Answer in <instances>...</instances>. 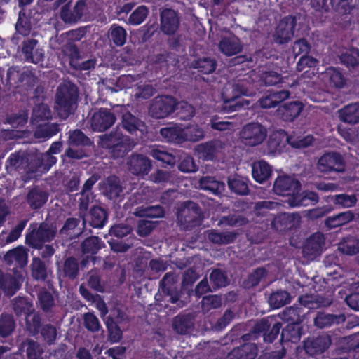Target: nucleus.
<instances>
[{
	"label": "nucleus",
	"instance_id": "obj_1",
	"mask_svg": "<svg viewBox=\"0 0 359 359\" xmlns=\"http://www.w3.org/2000/svg\"><path fill=\"white\" fill-rule=\"evenodd\" d=\"M55 226L46 222H32L29 224L25 233V243L30 248L43 251L55 238Z\"/></svg>",
	"mask_w": 359,
	"mask_h": 359
},
{
	"label": "nucleus",
	"instance_id": "obj_2",
	"mask_svg": "<svg viewBox=\"0 0 359 359\" xmlns=\"http://www.w3.org/2000/svg\"><path fill=\"white\" fill-rule=\"evenodd\" d=\"M250 83L246 80H238L233 84L229 83L224 86L222 92L223 100L222 110L225 113H231L243 108V104L240 99L242 96H248Z\"/></svg>",
	"mask_w": 359,
	"mask_h": 359
},
{
	"label": "nucleus",
	"instance_id": "obj_3",
	"mask_svg": "<svg viewBox=\"0 0 359 359\" xmlns=\"http://www.w3.org/2000/svg\"><path fill=\"white\" fill-rule=\"evenodd\" d=\"M55 252L53 245H48L41 251L40 256L33 257L29 265L31 278L37 283H45L50 281L52 276V257Z\"/></svg>",
	"mask_w": 359,
	"mask_h": 359
},
{
	"label": "nucleus",
	"instance_id": "obj_4",
	"mask_svg": "<svg viewBox=\"0 0 359 359\" xmlns=\"http://www.w3.org/2000/svg\"><path fill=\"white\" fill-rule=\"evenodd\" d=\"M55 108L59 116L67 118L76 107L79 97V90L73 83L60 85L55 96Z\"/></svg>",
	"mask_w": 359,
	"mask_h": 359
},
{
	"label": "nucleus",
	"instance_id": "obj_5",
	"mask_svg": "<svg viewBox=\"0 0 359 359\" xmlns=\"http://www.w3.org/2000/svg\"><path fill=\"white\" fill-rule=\"evenodd\" d=\"M282 329V323L273 316H269L256 321L252 327L255 337L262 336L265 343H272L277 339Z\"/></svg>",
	"mask_w": 359,
	"mask_h": 359
},
{
	"label": "nucleus",
	"instance_id": "obj_6",
	"mask_svg": "<svg viewBox=\"0 0 359 359\" xmlns=\"http://www.w3.org/2000/svg\"><path fill=\"white\" fill-rule=\"evenodd\" d=\"M100 146L109 150L114 159L123 158L131 150V146L123 136L111 133L100 137Z\"/></svg>",
	"mask_w": 359,
	"mask_h": 359
},
{
	"label": "nucleus",
	"instance_id": "obj_7",
	"mask_svg": "<svg viewBox=\"0 0 359 359\" xmlns=\"http://www.w3.org/2000/svg\"><path fill=\"white\" fill-rule=\"evenodd\" d=\"M241 142L249 147L261 144L267 137V130L261 123L251 122L244 126L240 133Z\"/></svg>",
	"mask_w": 359,
	"mask_h": 359
},
{
	"label": "nucleus",
	"instance_id": "obj_8",
	"mask_svg": "<svg viewBox=\"0 0 359 359\" xmlns=\"http://www.w3.org/2000/svg\"><path fill=\"white\" fill-rule=\"evenodd\" d=\"M187 206L177 214V222L185 230L201 225L202 212L199 205L192 201L187 202Z\"/></svg>",
	"mask_w": 359,
	"mask_h": 359
},
{
	"label": "nucleus",
	"instance_id": "obj_9",
	"mask_svg": "<svg viewBox=\"0 0 359 359\" xmlns=\"http://www.w3.org/2000/svg\"><path fill=\"white\" fill-rule=\"evenodd\" d=\"M176 99L170 95L156 97L149 107V114L154 118H164L175 112Z\"/></svg>",
	"mask_w": 359,
	"mask_h": 359
},
{
	"label": "nucleus",
	"instance_id": "obj_10",
	"mask_svg": "<svg viewBox=\"0 0 359 359\" xmlns=\"http://www.w3.org/2000/svg\"><path fill=\"white\" fill-rule=\"evenodd\" d=\"M305 352L316 357L324 353L332 344L331 337L325 332L313 335L305 339L303 341Z\"/></svg>",
	"mask_w": 359,
	"mask_h": 359
},
{
	"label": "nucleus",
	"instance_id": "obj_11",
	"mask_svg": "<svg viewBox=\"0 0 359 359\" xmlns=\"http://www.w3.org/2000/svg\"><path fill=\"white\" fill-rule=\"evenodd\" d=\"M297 18L294 15H287L278 22L273 35L274 41L278 44L287 43L294 36Z\"/></svg>",
	"mask_w": 359,
	"mask_h": 359
},
{
	"label": "nucleus",
	"instance_id": "obj_12",
	"mask_svg": "<svg viewBox=\"0 0 359 359\" xmlns=\"http://www.w3.org/2000/svg\"><path fill=\"white\" fill-rule=\"evenodd\" d=\"M302 188L300 182L289 175L278 176L273 184V190L279 196H293L297 192H299Z\"/></svg>",
	"mask_w": 359,
	"mask_h": 359
},
{
	"label": "nucleus",
	"instance_id": "obj_13",
	"mask_svg": "<svg viewBox=\"0 0 359 359\" xmlns=\"http://www.w3.org/2000/svg\"><path fill=\"white\" fill-rule=\"evenodd\" d=\"M318 168L323 172H341L345 170L343 156L338 152L323 154L318 160Z\"/></svg>",
	"mask_w": 359,
	"mask_h": 359
},
{
	"label": "nucleus",
	"instance_id": "obj_14",
	"mask_svg": "<svg viewBox=\"0 0 359 359\" xmlns=\"http://www.w3.org/2000/svg\"><path fill=\"white\" fill-rule=\"evenodd\" d=\"M116 120V116L109 109L102 107L94 112L90 124L93 130L103 132L111 128Z\"/></svg>",
	"mask_w": 359,
	"mask_h": 359
},
{
	"label": "nucleus",
	"instance_id": "obj_15",
	"mask_svg": "<svg viewBox=\"0 0 359 359\" xmlns=\"http://www.w3.org/2000/svg\"><path fill=\"white\" fill-rule=\"evenodd\" d=\"M109 212L107 210L100 205H93L89 211L86 212L85 217H80L83 224L88 223L93 228L102 229L108 222Z\"/></svg>",
	"mask_w": 359,
	"mask_h": 359
},
{
	"label": "nucleus",
	"instance_id": "obj_16",
	"mask_svg": "<svg viewBox=\"0 0 359 359\" xmlns=\"http://www.w3.org/2000/svg\"><path fill=\"white\" fill-rule=\"evenodd\" d=\"M251 338L250 334L242 336L245 342L243 345L234 348L229 352L226 359H255L257 355L258 348L255 343L246 342Z\"/></svg>",
	"mask_w": 359,
	"mask_h": 359
},
{
	"label": "nucleus",
	"instance_id": "obj_17",
	"mask_svg": "<svg viewBox=\"0 0 359 359\" xmlns=\"http://www.w3.org/2000/svg\"><path fill=\"white\" fill-rule=\"evenodd\" d=\"M161 30L168 36L174 35L180 27L177 13L172 8H165L160 14Z\"/></svg>",
	"mask_w": 359,
	"mask_h": 359
},
{
	"label": "nucleus",
	"instance_id": "obj_18",
	"mask_svg": "<svg viewBox=\"0 0 359 359\" xmlns=\"http://www.w3.org/2000/svg\"><path fill=\"white\" fill-rule=\"evenodd\" d=\"M128 170L135 175L144 176L148 175L151 169V162L142 154H133L128 161Z\"/></svg>",
	"mask_w": 359,
	"mask_h": 359
},
{
	"label": "nucleus",
	"instance_id": "obj_19",
	"mask_svg": "<svg viewBox=\"0 0 359 359\" xmlns=\"http://www.w3.org/2000/svg\"><path fill=\"white\" fill-rule=\"evenodd\" d=\"M325 245V236L321 232H316L311 235L303 247L302 252L309 257H316L320 255Z\"/></svg>",
	"mask_w": 359,
	"mask_h": 359
},
{
	"label": "nucleus",
	"instance_id": "obj_20",
	"mask_svg": "<svg viewBox=\"0 0 359 359\" xmlns=\"http://www.w3.org/2000/svg\"><path fill=\"white\" fill-rule=\"evenodd\" d=\"M22 52L28 62L38 64L44 59L43 50L39 48L36 39H28L23 42Z\"/></svg>",
	"mask_w": 359,
	"mask_h": 359
},
{
	"label": "nucleus",
	"instance_id": "obj_21",
	"mask_svg": "<svg viewBox=\"0 0 359 359\" xmlns=\"http://www.w3.org/2000/svg\"><path fill=\"white\" fill-rule=\"evenodd\" d=\"M333 299L328 294H305L299 297L301 305L309 309L327 307L332 303Z\"/></svg>",
	"mask_w": 359,
	"mask_h": 359
},
{
	"label": "nucleus",
	"instance_id": "obj_22",
	"mask_svg": "<svg viewBox=\"0 0 359 359\" xmlns=\"http://www.w3.org/2000/svg\"><path fill=\"white\" fill-rule=\"evenodd\" d=\"M304 109V104L299 101L284 103L278 109V116L284 121L292 122L297 118Z\"/></svg>",
	"mask_w": 359,
	"mask_h": 359
},
{
	"label": "nucleus",
	"instance_id": "obj_23",
	"mask_svg": "<svg viewBox=\"0 0 359 359\" xmlns=\"http://www.w3.org/2000/svg\"><path fill=\"white\" fill-rule=\"evenodd\" d=\"M319 201L318 194L312 191L305 190L302 193L297 192L293 196L288 198L287 203L290 207H300L315 205Z\"/></svg>",
	"mask_w": 359,
	"mask_h": 359
},
{
	"label": "nucleus",
	"instance_id": "obj_24",
	"mask_svg": "<svg viewBox=\"0 0 359 359\" xmlns=\"http://www.w3.org/2000/svg\"><path fill=\"white\" fill-rule=\"evenodd\" d=\"M160 134L168 142L179 144L187 140L185 129L178 124L161 128Z\"/></svg>",
	"mask_w": 359,
	"mask_h": 359
},
{
	"label": "nucleus",
	"instance_id": "obj_25",
	"mask_svg": "<svg viewBox=\"0 0 359 359\" xmlns=\"http://www.w3.org/2000/svg\"><path fill=\"white\" fill-rule=\"evenodd\" d=\"M302 334L303 329L301 323H288L285 327L282 328L280 341L281 343L292 342L295 344L300 340Z\"/></svg>",
	"mask_w": 359,
	"mask_h": 359
},
{
	"label": "nucleus",
	"instance_id": "obj_26",
	"mask_svg": "<svg viewBox=\"0 0 359 359\" xmlns=\"http://www.w3.org/2000/svg\"><path fill=\"white\" fill-rule=\"evenodd\" d=\"M49 197L48 191L38 187H34L29 191L27 201L32 210H39L47 202Z\"/></svg>",
	"mask_w": 359,
	"mask_h": 359
},
{
	"label": "nucleus",
	"instance_id": "obj_27",
	"mask_svg": "<svg viewBox=\"0 0 359 359\" xmlns=\"http://www.w3.org/2000/svg\"><path fill=\"white\" fill-rule=\"evenodd\" d=\"M271 174V166L266 161L260 160L252 163V175L255 182L262 184L270 178Z\"/></svg>",
	"mask_w": 359,
	"mask_h": 359
},
{
	"label": "nucleus",
	"instance_id": "obj_28",
	"mask_svg": "<svg viewBox=\"0 0 359 359\" xmlns=\"http://www.w3.org/2000/svg\"><path fill=\"white\" fill-rule=\"evenodd\" d=\"M59 272L63 278L69 280L76 279L79 275V264L77 259L73 256L65 258Z\"/></svg>",
	"mask_w": 359,
	"mask_h": 359
},
{
	"label": "nucleus",
	"instance_id": "obj_29",
	"mask_svg": "<svg viewBox=\"0 0 359 359\" xmlns=\"http://www.w3.org/2000/svg\"><path fill=\"white\" fill-rule=\"evenodd\" d=\"M20 280L9 273L0 271V289L7 297H12L20 288Z\"/></svg>",
	"mask_w": 359,
	"mask_h": 359
},
{
	"label": "nucleus",
	"instance_id": "obj_30",
	"mask_svg": "<svg viewBox=\"0 0 359 359\" xmlns=\"http://www.w3.org/2000/svg\"><path fill=\"white\" fill-rule=\"evenodd\" d=\"M38 306L46 314L52 313L55 306V300L53 293L45 287H41L37 292Z\"/></svg>",
	"mask_w": 359,
	"mask_h": 359
},
{
	"label": "nucleus",
	"instance_id": "obj_31",
	"mask_svg": "<svg viewBox=\"0 0 359 359\" xmlns=\"http://www.w3.org/2000/svg\"><path fill=\"white\" fill-rule=\"evenodd\" d=\"M104 246V244L101 238L95 236L87 237L81 244V248L83 254L86 255L87 257L90 255L93 261L95 259L94 255H96Z\"/></svg>",
	"mask_w": 359,
	"mask_h": 359
},
{
	"label": "nucleus",
	"instance_id": "obj_32",
	"mask_svg": "<svg viewBox=\"0 0 359 359\" xmlns=\"http://www.w3.org/2000/svg\"><path fill=\"white\" fill-rule=\"evenodd\" d=\"M4 260L8 264L15 263L20 267H24L27 264L28 255L22 246H19L8 250L4 257Z\"/></svg>",
	"mask_w": 359,
	"mask_h": 359
},
{
	"label": "nucleus",
	"instance_id": "obj_33",
	"mask_svg": "<svg viewBox=\"0 0 359 359\" xmlns=\"http://www.w3.org/2000/svg\"><path fill=\"white\" fill-rule=\"evenodd\" d=\"M290 138L287 133L282 129L272 132L267 141L268 148L271 151H280L285 146V142L289 143Z\"/></svg>",
	"mask_w": 359,
	"mask_h": 359
},
{
	"label": "nucleus",
	"instance_id": "obj_34",
	"mask_svg": "<svg viewBox=\"0 0 359 359\" xmlns=\"http://www.w3.org/2000/svg\"><path fill=\"white\" fill-rule=\"evenodd\" d=\"M123 191L122 185L118 177L110 175L106 179L103 193L109 199H116Z\"/></svg>",
	"mask_w": 359,
	"mask_h": 359
},
{
	"label": "nucleus",
	"instance_id": "obj_35",
	"mask_svg": "<svg viewBox=\"0 0 359 359\" xmlns=\"http://www.w3.org/2000/svg\"><path fill=\"white\" fill-rule=\"evenodd\" d=\"M193 320L190 313H180L173 318L172 328L180 334H186L194 327Z\"/></svg>",
	"mask_w": 359,
	"mask_h": 359
},
{
	"label": "nucleus",
	"instance_id": "obj_36",
	"mask_svg": "<svg viewBox=\"0 0 359 359\" xmlns=\"http://www.w3.org/2000/svg\"><path fill=\"white\" fill-rule=\"evenodd\" d=\"M345 320V316L343 314L335 315L326 313L325 312H318L314 318V325L318 328H325L332 325L333 324H339Z\"/></svg>",
	"mask_w": 359,
	"mask_h": 359
},
{
	"label": "nucleus",
	"instance_id": "obj_37",
	"mask_svg": "<svg viewBox=\"0 0 359 359\" xmlns=\"http://www.w3.org/2000/svg\"><path fill=\"white\" fill-rule=\"evenodd\" d=\"M227 184L231 192L240 195L246 196L249 194L248 180L238 176H230L228 177Z\"/></svg>",
	"mask_w": 359,
	"mask_h": 359
},
{
	"label": "nucleus",
	"instance_id": "obj_38",
	"mask_svg": "<svg viewBox=\"0 0 359 359\" xmlns=\"http://www.w3.org/2000/svg\"><path fill=\"white\" fill-rule=\"evenodd\" d=\"M133 214L139 217L161 218L165 215V210L160 205L137 207Z\"/></svg>",
	"mask_w": 359,
	"mask_h": 359
},
{
	"label": "nucleus",
	"instance_id": "obj_39",
	"mask_svg": "<svg viewBox=\"0 0 359 359\" xmlns=\"http://www.w3.org/2000/svg\"><path fill=\"white\" fill-rule=\"evenodd\" d=\"M339 250L347 255H354L359 253V238L354 236L344 237L339 243Z\"/></svg>",
	"mask_w": 359,
	"mask_h": 359
},
{
	"label": "nucleus",
	"instance_id": "obj_40",
	"mask_svg": "<svg viewBox=\"0 0 359 359\" xmlns=\"http://www.w3.org/2000/svg\"><path fill=\"white\" fill-rule=\"evenodd\" d=\"M340 118L343 122L350 124L359 123V104L351 103L339 110Z\"/></svg>",
	"mask_w": 359,
	"mask_h": 359
},
{
	"label": "nucleus",
	"instance_id": "obj_41",
	"mask_svg": "<svg viewBox=\"0 0 359 359\" xmlns=\"http://www.w3.org/2000/svg\"><path fill=\"white\" fill-rule=\"evenodd\" d=\"M25 326L31 336L35 337L39 334L42 327V317L39 312L32 311L25 316Z\"/></svg>",
	"mask_w": 359,
	"mask_h": 359
},
{
	"label": "nucleus",
	"instance_id": "obj_42",
	"mask_svg": "<svg viewBox=\"0 0 359 359\" xmlns=\"http://www.w3.org/2000/svg\"><path fill=\"white\" fill-rule=\"evenodd\" d=\"M294 217L289 213L283 212L276 215L271 222V227L278 232H285L293 226Z\"/></svg>",
	"mask_w": 359,
	"mask_h": 359
},
{
	"label": "nucleus",
	"instance_id": "obj_43",
	"mask_svg": "<svg viewBox=\"0 0 359 359\" xmlns=\"http://www.w3.org/2000/svg\"><path fill=\"white\" fill-rule=\"evenodd\" d=\"M354 219V214L351 210L340 212L337 215L327 217L325 221V224L329 229L344 225Z\"/></svg>",
	"mask_w": 359,
	"mask_h": 359
},
{
	"label": "nucleus",
	"instance_id": "obj_44",
	"mask_svg": "<svg viewBox=\"0 0 359 359\" xmlns=\"http://www.w3.org/2000/svg\"><path fill=\"white\" fill-rule=\"evenodd\" d=\"M222 53L228 56L236 55L242 50V45L238 38H224L219 42Z\"/></svg>",
	"mask_w": 359,
	"mask_h": 359
},
{
	"label": "nucleus",
	"instance_id": "obj_45",
	"mask_svg": "<svg viewBox=\"0 0 359 359\" xmlns=\"http://www.w3.org/2000/svg\"><path fill=\"white\" fill-rule=\"evenodd\" d=\"M60 130V125L56 123L39 124L34 130V136L37 139L47 140L57 135Z\"/></svg>",
	"mask_w": 359,
	"mask_h": 359
},
{
	"label": "nucleus",
	"instance_id": "obj_46",
	"mask_svg": "<svg viewBox=\"0 0 359 359\" xmlns=\"http://www.w3.org/2000/svg\"><path fill=\"white\" fill-rule=\"evenodd\" d=\"M200 187L204 190H208L214 194H221L224 190V183L218 181L215 177L205 176L199 181Z\"/></svg>",
	"mask_w": 359,
	"mask_h": 359
},
{
	"label": "nucleus",
	"instance_id": "obj_47",
	"mask_svg": "<svg viewBox=\"0 0 359 359\" xmlns=\"http://www.w3.org/2000/svg\"><path fill=\"white\" fill-rule=\"evenodd\" d=\"M16 327L15 320L12 314L2 313L0 315V337H8L14 332Z\"/></svg>",
	"mask_w": 359,
	"mask_h": 359
},
{
	"label": "nucleus",
	"instance_id": "obj_48",
	"mask_svg": "<svg viewBox=\"0 0 359 359\" xmlns=\"http://www.w3.org/2000/svg\"><path fill=\"white\" fill-rule=\"evenodd\" d=\"M217 66L216 60L208 57L198 58L191 64V67L194 69H196L199 73L203 74L212 73L216 69Z\"/></svg>",
	"mask_w": 359,
	"mask_h": 359
},
{
	"label": "nucleus",
	"instance_id": "obj_49",
	"mask_svg": "<svg viewBox=\"0 0 359 359\" xmlns=\"http://www.w3.org/2000/svg\"><path fill=\"white\" fill-rule=\"evenodd\" d=\"M121 124L124 130L130 134H133L139 130L142 121L128 111H126L122 114Z\"/></svg>",
	"mask_w": 359,
	"mask_h": 359
},
{
	"label": "nucleus",
	"instance_id": "obj_50",
	"mask_svg": "<svg viewBox=\"0 0 359 359\" xmlns=\"http://www.w3.org/2000/svg\"><path fill=\"white\" fill-rule=\"evenodd\" d=\"M290 294L285 290H277L271 294L268 302L273 309H279L290 302Z\"/></svg>",
	"mask_w": 359,
	"mask_h": 359
},
{
	"label": "nucleus",
	"instance_id": "obj_51",
	"mask_svg": "<svg viewBox=\"0 0 359 359\" xmlns=\"http://www.w3.org/2000/svg\"><path fill=\"white\" fill-rule=\"evenodd\" d=\"M267 276V271L264 267H258L253 270L243 280V286L245 289H250L256 287L261 282L262 279Z\"/></svg>",
	"mask_w": 359,
	"mask_h": 359
},
{
	"label": "nucleus",
	"instance_id": "obj_52",
	"mask_svg": "<svg viewBox=\"0 0 359 359\" xmlns=\"http://www.w3.org/2000/svg\"><path fill=\"white\" fill-rule=\"evenodd\" d=\"M176 117L180 120H190L195 114L194 107L186 101L177 102L176 100V107L175 112Z\"/></svg>",
	"mask_w": 359,
	"mask_h": 359
},
{
	"label": "nucleus",
	"instance_id": "obj_53",
	"mask_svg": "<svg viewBox=\"0 0 359 359\" xmlns=\"http://www.w3.org/2000/svg\"><path fill=\"white\" fill-rule=\"evenodd\" d=\"M111 41L118 47L123 46L126 41L127 33L126 29L120 25L113 24L109 30Z\"/></svg>",
	"mask_w": 359,
	"mask_h": 359
},
{
	"label": "nucleus",
	"instance_id": "obj_54",
	"mask_svg": "<svg viewBox=\"0 0 359 359\" xmlns=\"http://www.w3.org/2000/svg\"><path fill=\"white\" fill-rule=\"evenodd\" d=\"M151 156L156 160L161 161L163 166L174 165L176 163V157L165 151L163 147H156L151 149Z\"/></svg>",
	"mask_w": 359,
	"mask_h": 359
},
{
	"label": "nucleus",
	"instance_id": "obj_55",
	"mask_svg": "<svg viewBox=\"0 0 359 359\" xmlns=\"http://www.w3.org/2000/svg\"><path fill=\"white\" fill-rule=\"evenodd\" d=\"M148 192L149 191L146 188L139 189L130 196L125 205L127 208L144 205L149 200Z\"/></svg>",
	"mask_w": 359,
	"mask_h": 359
},
{
	"label": "nucleus",
	"instance_id": "obj_56",
	"mask_svg": "<svg viewBox=\"0 0 359 359\" xmlns=\"http://www.w3.org/2000/svg\"><path fill=\"white\" fill-rule=\"evenodd\" d=\"M196 150L200 156L206 161H212L217 157V147L213 141L199 144Z\"/></svg>",
	"mask_w": 359,
	"mask_h": 359
},
{
	"label": "nucleus",
	"instance_id": "obj_57",
	"mask_svg": "<svg viewBox=\"0 0 359 359\" xmlns=\"http://www.w3.org/2000/svg\"><path fill=\"white\" fill-rule=\"evenodd\" d=\"M149 13V10L147 6L140 5L131 13L128 18L127 23L133 26L139 25L145 20Z\"/></svg>",
	"mask_w": 359,
	"mask_h": 359
},
{
	"label": "nucleus",
	"instance_id": "obj_58",
	"mask_svg": "<svg viewBox=\"0 0 359 359\" xmlns=\"http://www.w3.org/2000/svg\"><path fill=\"white\" fill-rule=\"evenodd\" d=\"M340 60L348 68H355L359 66V50L352 48L347 50L340 56Z\"/></svg>",
	"mask_w": 359,
	"mask_h": 359
},
{
	"label": "nucleus",
	"instance_id": "obj_59",
	"mask_svg": "<svg viewBox=\"0 0 359 359\" xmlns=\"http://www.w3.org/2000/svg\"><path fill=\"white\" fill-rule=\"evenodd\" d=\"M62 52L69 57V63L71 67L79 60H82L83 59V56L81 55L79 48L74 41H68L62 47Z\"/></svg>",
	"mask_w": 359,
	"mask_h": 359
},
{
	"label": "nucleus",
	"instance_id": "obj_60",
	"mask_svg": "<svg viewBox=\"0 0 359 359\" xmlns=\"http://www.w3.org/2000/svg\"><path fill=\"white\" fill-rule=\"evenodd\" d=\"M210 281L214 290L226 287L229 284L227 276L219 269H215L211 271Z\"/></svg>",
	"mask_w": 359,
	"mask_h": 359
},
{
	"label": "nucleus",
	"instance_id": "obj_61",
	"mask_svg": "<svg viewBox=\"0 0 359 359\" xmlns=\"http://www.w3.org/2000/svg\"><path fill=\"white\" fill-rule=\"evenodd\" d=\"M156 93L155 88L150 84L137 86L133 92V97L136 102L150 99Z\"/></svg>",
	"mask_w": 359,
	"mask_h": 359
},
{
	"label": "nucleus",
	"instance_id": "obj_62",
	"mask_svg": "<svg viewBox=\"0 0 359 359\" xmlns=\"http://www.w3.org/2000/svg\"><path fill=\"white\" fill-rule=\"evenodd\" d=\"M13 309L16 316H20L22 314L25 316L30 313L32 304L27 298L22 297H17L12 301Z\"/></svg>",
	"mask_w": 359,
	"mask_h": 359
},
{
	"label": "nucleus",
	"instance_id": "obj_63",
	"mask_svg": "<svg viewBox=\"0 0 359 359\" xmlns=\"http://www.w3.org/2000/svg\"><path fill=\"white\" fill-rule=\"evenodd\" d=\"M26 159L20 153L15 152L10 154L6 161V168L8 172L19 171L26 163Z\"/></svg>",
	"mask_w": 359,
	"mask_h": 359
},
{
	"label": "nucleus",
	"instance_id": "obj_64",
	"mask_svg": "<svg viewBox=\"0 0 359 359\" xmlns=\"http://www.w3.org/2000/svg\"><path fill=\"white\" fill-rule=\"evenodd\" d=\"M52 118V112L50 107L46 104H39L34 107L32 114L33 122H39L49 120Z\"/></svg>",
	"mask_w": 359,
	"mask_h": 359
}]
</instances>
